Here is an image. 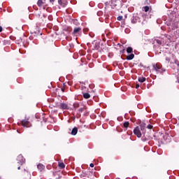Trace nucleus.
<instances>
[{"label": "nucleus", "instance_id": "obj_1", "mask_svg": "<svg viewBox=\"0 0 179 179\" xmlns=\"http://www.w3.org/2000/svg\"><path fill=\"white\" fill-rule=\"evenodd\" d=\"M152 71H155L158 73H163V69L162 68V64L157 63L152 65Z\"/></svg>", "mask_w": 179, "mask_h": 179}, {"label": "nucleus", "instance_id": "obj_2", "mask_svg": "<svg viewBox=\"0 0 179 179\" xmlns=\"http://www.w3.org/2000/svg\"><path fill=\"white\" fill-rule=\"evenodd\" d=\"M18 125H22V127H26L27 128H30L31 124L29 121V119L22 120L20 123H17Z\"/></svg>", "mask_w": 179, "mask_h": 179}, {"label": "nucleus", "instance_id": "obj_3", "mask_svg": "<svg viewBox=\"0 0 179 179\" xmlns=\"http://www.w3.org/2000/svg\"><path fill=\"white\" fill-rule=\"evenodd\" d=\"M17 160H18V164L20 165L17 167V170H20V166H22V164H23L24 162H26V159H24V157H23V155H20L17 157Z\"/></svg>", "mask_w": 179, "mask_h": 179}, {"label": "nucleus", "instance_id": "obj_4", "mask_svg": "<svg viewBox=\"0 0 179 179\" xmlns=\"http://www.w3.org/2000/svg\"><path fill=\"white\" fill-rule=\"evenodd\" d=\"M134 134L137 136V138H141L142 137V132H141V129L139 127H136L134 129Z\"/></svg>", "mask_w": 179, "mask_h": 179}, {"label": "nucleus", "instance_id": "obj_5", "mask_svg": "<svg viewBox=\"0 0 179 179\" xmlns=\"http://www.w3.org/2000/svg\"><path fill=\"white\" fill-rule=\"evenodd\" d=\"M58 3L62 8H65L68 5V1L66 0H58Z\"/></svg>", "mask_w": 179, "mask_h": 179}, {"label": "nucleus", "instance_id": "obj_6", "mask_svg": "<svg viewBox=\"0 0 179 179\" xmlns=\"http://www.w3.org/2000/svg\"><path fill=\"white\" fill-rule=\"evenodd\" d=\"M59 108H61L62 110H69V106H68V104L65 103H60Z\"/></svg>", "mask_w": 179, "mask_h": 179}, {"label": "nucleus", "instance_id": "obj_7", "mask_svg": "<svg viewBox=\"0 0 179 179\" xmlns=\"http://www.w3.org/2000/svg\"><path fill=\"white\" fill-rule=\"evenodd\" d=\"M139 128H140L141 131H142V134H145V132H146V131L145 130V128H146V124L141 123L140 124V127Z\"/></svg>", "mask_w": 179, "mask_h": 179}, {"label": "nucleus", "instance_id": "obj_8", "mask_svg": "<svg viewBox=\"0 0 179 179\" xmlns=\"http://www.w3.org/2000/svg\"><path fill=\"white\" fill-rule=\"evenodd\" d=\"M37 5H38V6H39V8L45 6V0H38V2H37Z\"/></svg>", "mask_w": 179, "mask_h": 179}, {"label": "nucleus", "instance_id": "obj_9", "mask_svg": "<svg viewBox=\"0 0 179 179\" xmlns=\"http://www.w3.org/2000/svg\"><path fill=\"white\" fill-rule=\"evenodd\" d=\"M134 58H135V55L131 53L127 56L126 59H127V61H131V59H134Z\"/></svg>", "mask_w": 179, "mask_h": 179}, {"label": "nucleus", "instance_id": "obj_10", "mask_svg": "<svg viewBox=\"0 0 179 179\" xmlns=\"http://www.w3.org/2000/svg\"><path fill=\"white\" fill-rule=\"evenodd\" d=\"M80 30H82V28H80V27L75 28L73 29V34H78V33H79V31H80Z\"/></svg>", "mask_w": 179, "mask_h": 179}, {"label": "nucleus", "instance_id": "obj_11", "mask_svg": "<svg viewBox=\"0 0 179 179\" xmlns=\"http://www.w3.org/2000/svg\"><path fill=\"white\" fill-rule=\"evenodd\" d=\"M76 134H78V127H75L72 131H71V135H73V136H75V135H76Z\"/></svg>", "mask_w": 179, "mask_h": 179}, {"label": "nucleus", "instance_id": "obj_12", "mask_svg": "<svg viewBox=\"0 0 179 179\" xmlns=\"http://www.w3.org/2000/svg\"><path fill=\"white\" fill-rule=\"evenodd\" d=\"M38 169L39 170V171H41L42 170H44V169H45V166H44V165H43V164H39L38 166Z\"/></svg>", "mask_w": 179, "mask_h": 179}, {"label": "nucleus", "instance_id": "obj_13", "mask_svg": "<svg viewBox=\"0 0 179 179\" xmlns=\"http://www.w3.org/2000/svg\"><path fill=\"white\" fill-rule=\"evenodd\" d=\"M138 82H140V83H143V82H146V78L139 77L138 78Z\"/></svg>", "mask_w": 179, "mask_h": 179}, {"label": "nucleus", "instance_id": "obj_14", "mask_svg": "<svg viewBox=\"0 0 179 179\" xmlns=\"http://www.w3.org/2000/svg\"><path fill=\"white\" fill-rule=\"evenodd\" d=\"M84 99H90V94L85 92L83 94Z\"/></svg>", "mask_w": 179, "mask_h": 179}, {"label": "nucleus", "instance_id": "obj_15", "mask_svg": "<svg viewBox=\"0 0 179 179\" xmlns=\"http://www.w3.org/2000/svg\"><path fill=\"white\" fill-rule=\"evenodd\" d=\"M142 9H143V10H144V12H149L150 8L148 6H145L143 7Z\"/></svg>", "mask_w": 179, "mask_h": 179}, {"label": "nucleus", "instance_id": "obj_16", "mask_svg": "<svg viewBox=\"0 0 179 179\" xmlns=\"http://www.w3.org/2000/svg\"><path fill=\"white\" fill-rule=\"evenodd\" d=\"M58 166L60 169H65V164L64 162H59Z\"/></svg>", "mask_w": 179, "mask_h": 179}, {"label": "nucleus", "instance_id": "obj_17", "mask_svg": "<svg viewBox=\"0 0 179 179\" xmlns=\"http://www.w3.org/2000/svg\"><path fill=\"white\" fill-rule=\"evenodd\" d=\"M132 51H134V50L132 49V48L128 47V48H127V52L128 54H131V53L132 52Z\"/></svg>", "mask_w": 179, "mask_h": 179}, {"label": "nucleus", "instance_id": "obj_18", "mask_svg": "<svg viewBox=\"0 0 179 179\" xmlns=\"http://www.w3.org/2000/svg\"><path fill=\"white\" fill-rule=\"evenodd\" d=\"M74 108H79L80 107V104L78 102L73 103Z\"/></svg>", "mask_w": 179, "mask_h": 179}, {"label": "nucleus", "instance_id": "obj_19", "mask_svg": "<svg viewBox=\"0 0 179 179\" xmlns=\"http://www.w3.org/2000/svg\"><path fill=\"white\" fill-rule=\"evenodd\" d=\"M123 125L124 128H128V127H129V122H124Z\"/></svg>", "mask_w": 179, "mask_h": 179}, {"label": "nucleus", "instance_id": "obj_20", "mask_svg": "<svg viewBox=\"0 0 179 179\" xmlns=\"http://www.w3.org/2000/svg\"><path fill=\"white\" fill-rule=\"evenodd\" d=\"M3 45H9V44H10L9 41H8V40H4V41H3Z\"/></svg>", "mask_w": 179, "mask_h": 179}, {"label": "nucleus", "instance_id": "obj_21", "mask_svg": "<svg viewBox=\"0 0 179 179\" xmlns=\"http://www.w3.org/2000/svg\"><path fill=\"white\" fill-rule=\"evenodd\" d=\"M78 111L80 113H83V111H85V106H83V107H80L79 109H78Z\"/></svg>", "mask_w": 179, "mask_h": 179}, {"label": "nucleus", "instance_id": "obj_22", "mask_svg": "<svg viewBox=\"0 0 179 179\" xmlns=\"http://www.w3.org/2000/svg\"><path fill=\"white\" fill-rule=\"evenodd\" d=\"M124 17H122V15H120L117 17V20H119L120 22H121V20H122Z\"/></svg>", "mask_w": 179, "mask_h": 179}, {"label": "nucleus", "instance_id": "obj_23", "mask_svg": "<svg viewBox=\"0 0 179 179\" xmlns=\"http://www.w3.org/2000/svg\"><path fill=\"white\" fill-rule=\"evenodd\" d=\"M148 129H152L153 128V126L152 124H148L147 126Z\"/></svg>", "mask_w": 179, "mask_h": 179}, {"label": "nucleus", "instance_id": "obj_24", "mask_svg": "<svg viewBox=\"0 0 179 179\" xmlns=\"http://www.w3.org/2000/svg\"><path fill=\"white\" fill-rule=\"evenodd\" d=\"M131 23L135 24V23H136V20H135L134 18L133 20H131Z\"/></svg>", "mask_w": 179, "mask_h": 179}, {"label": "nucleus", "instance_id": "obj_25", "mask_svg": "<svg viewBox=\"0 0 179 179\" xmlns=\"http://www.w3.org/2000/svg\"><path fill=\"white\" fill-rule=\"evenodd\" d=\"M50 2L54 5V2H55V0H50Z\"/></svg>", "mask_w": 179, "mask_h": 179}, {"label": "nucleus", "instance_id": "obj_26", "mask_svg": "<svg viewBox=\"0 0 179 179\" xmlns=\"http://www.w3.org/2000/svg\"><path fill=\"white\" fill-rule=\"evenodd\" d=\"M120 52H121L122 54H124V52H125V49H123V50H120Z\"/></svg>", "mask_w": 179, "mask_h": 179}, {"label": "nucleus", "instance_id": "obj_27", "mask_svg": "<svg viewBox=\"0 0 179 179\" xmlns=\"http://www.w3.org/2000/svg\"><path fill=\"white\" fill-rule=\"evenodd\" d=\"M90 167H94V164L91 163V164H90Z\"/></svg>", "mask_w": 179, "mask_h": 179}, {"label": "nucleus", "instance_id": "obj_28", "mask_svg": "<svg viewBox=\"0 0 179 179\" xmlns=\"http://www.w3.org/2000/svg\"><path fill=\"white\" fill-rule=\"evenodd\" d=\"M136 89H139V84L136 85Z\"/></svg>", "mask_w": 179, "mask_h": 179}, {"label": "nucleus", "instance_id": "obj_29", "mask_svg": "<svg viewBox=\"0 0 179 179\" xmlns=\"http://www.w3.org/2000/svg\"><path fill=\"white\" fill-rule=\"evenodd\" d=\"M138 66H141V68L143 67V64L142 63H140V64L138 65Z\"/></svg>", "mask_w": 179, "mask_h": 179}, {"label": "nucleus", "instance_id": "obj_30", "mask_svg": "<svg viewBox=\"0 0 179 179\" xmlns=\"http://www.w3.org/2000/svg\"><path fill=\"white\" fill-rule=\"evenodd\" d=\"M62 92H65V88H62Z\"/></svg>", "mask_w": 179, "mask_h": 179}, {"label": "nucleus", "instance_id": "obj_31", "mask_svg": "<svg viewBox=\"0 0 179 179\" xmlns=\"http://www.w3.org/2000/svg\"><path fill=\"white\" fill-rule=\"evenodd\" d=\"M1 31H2V27H1Z\"/></svg>", "mask_w": 179, "mask_h": 179}, {"label": "nucleus", "instance_id": "obj_32", "mask_svg": "<svg viewBox=\"0 0 179 179\" xmlns=\"http://www.w3.org/2000/svg\"><path fill=\"white\" fill-rule=\"evenodd\" d=\"M107 3H108V2L106 3V5H107Z\"/></svg>", "mask_w": 179, "mask_h": 179}, {"label": "nucleus", "instance_id": "obj_33", "mask_svg": "<svg viewBox=\"0 0 179 179\" xmlns=\"http://www.w3.org/2000/svg\"><path fill=\"white\" fill-rule=\"evenodd\" d=\"M0 32H1V26H0Z\"/></svg>", "mask_w": 179, "mask_h": 179}]
</instances>
